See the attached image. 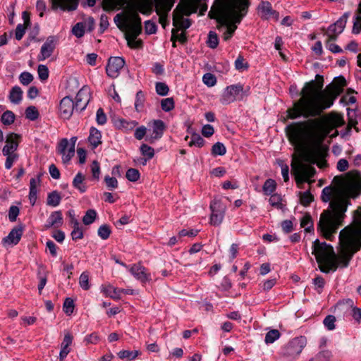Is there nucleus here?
Instances as JSON below:
<instances>
[{"label":"nucleus","instance_id":"obj_18","mask_svg":"<svg viewBox=\"0 0 361 361\" xmlns=\"http://www.w3.org/2000/svg\"><path fill=\"white\" fill-rule=\"evenodd\" d=\"M23 233V228L22 226L14 227L7 236L2 239L4 245H16L21 239Z\"/></svg>","mask_w":361,"mask_h":361},{"label":"nucleus","instance_id":"obj_57","mask_svg":"<svg viewBox=\"0 0 361 361\" xmlns=\"http://www.w3.org/2000/svg\"><path fill=\"white\" fill-rule=\"evenodd\" d=\"M79 284L80 287L85 290L90 289V286L89 285V276L86 272H82L80 276Z\"/></svg>","mask_w":361,"mask_h":361},{"label":"nucleus","instance_id":"obj_28","mask_svg":"<svg viewBox=\"0 0 361 361\" xmlns=\"http://www.w3.org/2000/svg\"><path fill=\"white\" fill-rule=\"evenodd\" d=\"M153 2L151 0L137 2L135 7L137 11L145 16H149L153 11Z\"/></svg>","mask_w":361,"mask_h":361},{"label":"nucleus","instance_id":"obj_62","mask_svg":"<svg viewBox=\"0 0 361 361\" xmlns=\"http://www.w3.org/2000/svg\"><path fill=\"white\" fill-rule=\"evenodd\" d=\"M33 75L29 72H23L19 76V80L23 85H28L33 80Z\"/></svg>","mask_w":361,"mask_h":361},{"label":"nucleus","instance_id":"obj_27","mask_svg":"<svg viewBox=\"0 0 361 361\" xmlns=\"http://www.w3.org/2000/svg\"><path fill=\"white\" fill-rule=\"evenodd\" d=\"M257 10L262 18L266 20L271 18L273 8L268 1H262L257 7Z\"/></svg>","mask_w":361,"mask_h":361},{"label":"nucleus","instance_id":"obj_20","mask_svg":"<svg viewBox=\"0 0 361 361\" xmlns=\"http://www.w3.org/2000/svg\"><path fill=\"white\" fill-rule=\"evenodd\" d=\"M55 49V40L54 37H49L42 44L40 49V54L38 55L39 61H44L49 58Z\"/></svg>","mask_w":361,"mask_h":361},{"label":"nucleus","instance_id":"obj_64","mask_svg":"<svg viewBox=\"0 0 361 361\" xmlns=\"http://www.w3.org/2000/svg\"><path fill=\"white\" fill-rule=\"evenodd\" d=\"M104 182L109 190H113L118 188V183L115 177H110L109 176H106L104 177Z\"/></svg>","mask_w":361,"mask_h":361},{"label":"nucleus","instance_id":"obj_33","mask_svg":"<svg viewBox=\"0 0 361 361\" xmlns=\"http://www.w3.org/2000/svg\"><path fill=\"white\" fill-rule=\"evenodd\" d=\"M61 200V197L59 192L54 190L48 194L47 199V204L55 207L59 205Z\"/></svg>","mask_w":361,"mask_h":361},{"label":"nucleus","instance_id":"obj_48","mask_svg":"<svg viewBox=\"0 0 361 361\" xmlns=\"http://www.w3.org/2000/svg\"><path fill=\"white\" fill-rule=\"evenodd\" d=\"M1 121L4 125H11L15 121V114L11 111L7 110L3 113Z\"/></svg>","mask_w":361,"mask_h":361},{"label":"nucleus","instance_id":"obj_40","mask_svg":"<svg viewBox=\"0 0 361 361\" xmlns=\"http://www.w3.org/2000/svg\"><path fill=\"white\" fill-rule=\"evenodd\" d=\"M145 100V94L142 90H139L136 93L135 101V108L137 111H141L144 106V102Z\"/></svg>","mask_w":361,"mask_h":361},{"label":"nucleus","instance_id":"obj_21","mask_svg":"<svg viewBox=\"0 0 361 361\" xmlns=\"http://www.w3.org/2000/svg\"><path fill=\"white\" fill-rule=\"evenodd\" d=\"M63 223V218L61 211H54L51 213L50 216L47 219L44 227L49 228L51 227L58 228L61 226Z\"/></svg>","mask_w":361,"mask_h":361},{"label":"nucleus","instance_id":"obj_51","mask_svg":"<svg viewBox=\"0 0 361 361\" xmlns=\"http://www.w3.org/2000/svg\"><path fill=\"white\" fill-rule=\"evenodd\" d=\"M155 89L157 94L160 96H166L169 92L168 85L162 82H156Z\"/></svg>","mask_w":361,"mask_h":361},{"label":"nucleus","instance_id":"obj_31","mask_svg":"<svg viewBox=\"0 0 361 361\" xmlns=\"http://www.w3.org/2000/svg\"><path fill=\"white\" fill-rule=\"evenodd\" d=\"M115 125L117 128L128 132L132 130L137 125V122L135 121H127L122 118L117 120Z\"/></svg>","mask_w":361,"mask_h":361},{"label":"nucleus","instance_id":"obj_4","mask_svg":"<svg viewBox=\"0 0 361 361\" xmlns=\"http://www.w3.org/2000/svg\"><path fill=\"white\" fill-rule=\"evenodd\" d=\"M348 197L338 195L329 203V209L324 210L317 225L318 231L327 240H332L338 229L343 224L348 207L350 205Z\"/></svg>","mask_w":361,"mask_h":361},{"label":"nucleus","instance_id":"obj_16","mask_svg":"<svg viewBox=\"0 0 361 361\" xmlns=\"http://www.w3.org/2000/svg\"><path fill=\"white\" fill-rule=\"evenodd\" d=\"M20 136L18 134L11 133L6 136V145L3 147L2 153L4 155H9L10 154H16L15 152L18 147V139Z\"/></svg>","mask_w":361,"mask_h":361},{"label":"nucleus","instance_id":"obj_6","mask_svg":"<svg viewBox=\"0 0 361 361\" xmlns=\"http://www.w3.org/2000/svg\"><path fill=\"white\" fill-rule=\"evenodd\" d=\"M244 92L243 85L240 83L227 86L220 97V102L227 105L236 100H242Z\"/></svg>","mask_w":361,"mask_h":361},{"label":"nucleus","instance_id":"obj_41","mask_svg":"<svg viewBox=\"0 0 361 361\" xmlns=\"http://www.w3.org/2000/svg\"><path fill=\"white\" fill-rule=\"evenodd\" d=\"M331 352L329 350H323L319 352L310 361H329L331 357Z\"/></svg>","mask_w":361,"mask_h":361},{"label":"nucleus","instance_id":"obj_45","mask_svg":"<svg viewBox=\"0 0 361 361\" xmlns=\"http://www.w3.org/2000/svg\"><path fill=\"white\" fill-rule=\"evenodd\" d=\"M111 233V228L107 224H102L100 226L97 231L98 235L102 239V240H106L109 238L110 235Z\"/></svg>","mask_w":361,"mask_h":361},{"label":"nucleus","instance_id":"obj_30","mask_svg":"<svg viewBox=\"0 0 361 361\" xmlns=\"http://www.w3.org/2000/svg\"><path fill=\"white\" fill-rule=\"evenodd\" d=\"M8 99L10 102L15 104H18L23 99V91L19 86H14L11 88Z\"/></svg>","mask_w":361,"mask_h":361},{"label":"nucleus","instance_id":"obj_14","mask_svg":"<svg viewBox=\"0 0 361 361\" xmlns=\"http://www.w3.org/2000/svg\"><path fill=\"white\" fill-rule=\"evenodd\" d=\"M166 129V125L161 120H154L152 123V133L145 137V140L152 144L161 138Z\"/></svg>","mask_w":361,"mask_h":361},{"label":"nucleus","instance_id":"obj_5","mask_svg":"<svg viewBox=\"0 0 361 361\" xmlns=\"http://www.w3.org/2000/svg\"><path fill=\"white\" fill-rule=\"evenodd\" d=\"M307 341L305 337H296L291 340L281 350V355L287 361L295 360L302 351Z\"/></svg>","mask_w":361,"mask_h":361},{"label":"nucleus","instance_id":"obj_22","mask_svg":"<svg viewBox=\"0 0 361 361\" xmlns=\"http://www.w3.org/2000/svg\"><path fill=\"white\" fill-rule=\"evenodd\" d=\"M41 176L38 174L36 178H32L30 180L29 200L32 206H34L37 199V185L41 181Z\"/></svg>","mask_w":361,"mask_h":361},{"label":"nucleus","instance_id":"obj_13","mask_svg":"<svg viewBox=\"0 0 361 361\" xmlns=\"http://www.w3.org/2000/svg\"><path fill=\"white\" fill-rule=\"evenodd\" d=\"M75 142L69 146L66 138H63L58 147L59 152L62 155V161L64 164L68 163L75 154Z\"/></svg>","mask_w":361,"mask_h":361},{"label":"nucleus","instance_id":"obj_38","mask_svg":"<svg viewBox=\"0 0 361 361\" xmlns=\"http://www.w3.org/2000/svg\"><path fill=\"white\" fill-rule=\"evenodd\" d=\"M118 357L122 360H133L139 355L137 350H121L118 353Z\"/></svg>","mask_w":361,"mask_h":361},{"label":"nucleus","instance_id":"obj_35","mask_svg":"<svg viewBox=\"0 0 361 361\" xmlns=\"http://www.w3.org/2000/svg\"><path fill=\"white\" fill-rule=\"evenodd\" d=\"M301 227L305 228V231L310 233L314 231L313 221L311 216L308 214L304 215L300 221Z\"/></svg>","mask_w":361,"mask_h":361},{"label":"nucleus","instance_id":"obj_55","mask_svg":"<svg viewBox=\"0 0 361 361\" xmlns=\"http://www.w3.org/2000/svg\"><path fill=\"white\" fill-rule=\"evenodd\" d=\"M176 9H177V15H181V16H189L192 13H195V10H190V8L185 4L182 6H177Z\"/></svg>","mask_w":361,"mask_h":361},{"label":"nucleus","instance_id":"obj_25","mask_svg":"<svg viewBox=\"0 0 361 361\" xmlns=\"http://www.w3.org/2000/svg\"><path fill=\"white\" fill-rule=\"evenodd\" d=\"M88 141L92 149H95L102 143V133L94 127H92L90 130Z\"/></svg>","mask_w":361,"mask_h":361},{"label":"nucleus","instance_id":"obj_44","mask_svg":"<svg viewBox=\"0 0 361 361\" xmlns=\"http://www.w3.org/2000/svg\"><path fill=\"white\" fill-rule=\"evenodd\" d=\"M39 116L37 109L34 106H30L25 109V117L30 121H36Z\"/></svg>","mask_w":361,"mask_h":361},{"label":"nucleus","instance_id":"obj_34","mask_svg":"<svg viewBox=\"0 0 361 361\" xmlns=\"http://www.w3.org/2000/svg\"><path fill=\"white\" fill-rule=\"evenodd\" d=\"M276 189V183L274 179L269 178L266 180L263 186L262 190L265 195H271Z\"/></svg>","mask_w":361,"mask_h":361},{"label":"nucleus","instance_id":"obj_49","mask_svg":"<svg viewBox=\"0 0 361 361\" xmlns=\"http://www.w3.org/2000/svg\"><path fill=\"white\" fill-rule=\"evenodd\" d=\"M126 178L130 182H136L140 179V173L136 169H128L126 173Z\"/></svg>","mask_w":361,"mask_h":361},{"label":"nucleus","instance_id":"obj_37","mask_svg":"<svg viewBox=\"0 0 361 361\" xmlns=\"http://www.w3.org/2000/svg\"><path fill=\"white\" fill-rule=\"evenodd\" d=\"M211 153L214 157L224 156L226 153V148L224 143L217 142L212 145Z\"/></svg>","mask_w":361,"mask_h":361},{"label":"nucleus","instance_id":"obj_53","mask_svg":"<svg viewBox=\"0 0 361 361\" xmlns=\"http://www.w3.org/2000/svg\"><path fill=\"white\" fill-rule=\"evenodd\" d=\"M73 228V229L71 233L72 240L76 241L78 240L82 239L84 235L80 225L78 226L76 223L75 224V226Z\"/></svg>","mask_w":361,"mask_h":361},{"label":"nucleus","instance_id":"obj_8","mask_svg":"<svg viewBox=\"0 0 361 361\" xmlns=\"http://www.w3.org/2000/svg\"><path fill=\"white\" fill-rule=\"evenodd\" d=\"M210 224L215 226H219L223 221L226 207L221 200H214L210 203Z\"/></svg>","mask_w":361,"mask_h":361},{"label":"nucleus","instance_id":"obj_23","mask_svg":"<svg viewBox=\"0 0 361 361\" xmlns=\"http://www.w3.org/2000/svg\"><path fill=\"white\" fill-rule=\"evenodd\" d=\"M175 0H156V9L157 14L165 13L169 14V11L173 8Z\"/></svg>","mask_w":361,"mask_h":361},{"label":"nucleus","instance_id":"obj_9","mask_svg":"<svg viewBox=\"0 0 361 361\" xmlns=\"http://www.w3.org/2000/svg\"><path fill=\"white\" fill-rule=\"evenodd\" d=\"M350 16V12H345L336 23L329 25L326 33L329 40L334 41L337 39V37L343 31Z\"/></svg>","mask_w":361,"mask_h":361},{"label":"nucleus","instance_id":"obj_10","mask_svg":"<svg viewBox=\"0 0 361 361\" xmlns=\"http://www.w3.org/2000/svg\"><path fill=\"white\" fill-rule=\"evenodd\" d=\"M126 62L123 58L119 56L110 57L106 66V72L108 76L112 78H117Z\"/></svg>","mask_w":361,"mask_h":361},{"label":"nucleus","instance_id":"obj_52","mask_svg":"<svg viewBox=\"0 0 361 361\" xmlns=\"http://www.w3.org/2000/svg\"><path fill=\"white\" fill-rule=\"evenodd\" d=\"M336 321V319L335 316L329 314L324 318V319L323 321V324H324V326L329 331H332V330L335 329V328H336V326H335Z\"/></svg>","mask_w":361,"mask_h":361},{"label":"nucleus","instance_id":"obj_12","mask_svg":"<svg viewBox=\"0 0 361 361\" xmlns=\"http://www.w3.org/2000/svg\"><path fill=\"white\" fill-rule=\"evenodd\" d=\"M74 111L76 112V108H75L73 99L69 96L63 97L59 104V114L61 117L68 120L71 117Z\"/></svg>","mask_w":361,"mask_h":361},{"label":"nucleus","instance_id":"obj_24","mask_svg":"<svg viewBox=\"0 0 361 361\" xmlns=\"http://www.w3.org/2000/svg\"><path fill=\"white\" fill-rule=\"evenodd\" d=\"M173 25L180 29L186 30L191 25V20L189 18H184L181 15H177V9L173 12Z\"/></svg>","mask_w":361,"mask_h":361},{"label":"nucleus","instance_id":"obj_60","mask_svg":"<svg viewBox=\"0 0 361 361\" xmlns=\"http://www.w3.org/2000/svg\"><path fill=\"white\" fill-rule=\"evenodd\" d=\"M202 81L208 87H213L216 83V78L213 74L207 73L203 75Z\"/></svg>","mask_w":361,"mask_h":361},{"label":"nucleus","instance_id":"obj_58","mask_svg":"<svg viewBox=\"0 0 361 361\" xmlns=\"http://www.w3.org/2000/svg\"><path fill=\"white\" fill-rule=\"evenodd\" d=\"M145 30L147 35L155 34L157 31V25L150 20H146L145 22Z\"/></svg>","mask_w":361,"mask_h":361},{"label":"nucleus","instance_id":"obj_61","mask_svg":"<svg viewBox=\"0 0 361 361\" xmlns=\"http://www.w3.org/2000/svg\"><path fill=\"white\" fill-rule=\"evenodd\" d=\"M249 67L247 63L245 62V60L242 56H238L235 61V68L239 71H243L247 69Z\"/></svg>","mask_w":361,"mask_h":361},{"label":"nucleus","instance_id":"obj_1","mask_svg":"<svg viewBox=\"0 0 361 361\" xmlns=\"http://www.w3.org/2000/svg\"><path fill=\"white\" fill-rule=\"evenodd\" d=\"M345 85V78L340 75L322 90L324 78L317 74L315 80L305 84L300 91V98L287 110V116L290 119L307 118L305 121L292 123L286 129L293 144L309 145L304 159L310 164L317 163L326 154V148L322 145V123L318 118H310L319 116L323 111L330 108Z\"/></svg>","mask_w":361,"mask_h":361},{"label":"nucleus","instance_id":"obj_2","mask_svg":"<svg viewBox=\"0 0 361 361\" xmlns=\"http://www.w3.org/2000/svg\"><path fill=\"white\" fill-rule=\"evenodd\" d=\"M340 255H336L334 248L318 239L313 242L312 255L321 264L324 273L335 271L338 267H347L353 255L361 249V207L354 212L353 221L339 233Z\"/></svg>","mask_w":361,"mask_h":361},{"label":"nucleus","instance_id":"obj_39","mask_svg":"<svg viewBox=\"0 0 361 361\" xmlns=\"http://www.w3.org/2000/svg\"><path fill=\"white\" fill-rule=\"evenodd\" d=\"M280 336L281 334L277 329L270 330L265 335L264 342L267 344L273 343L280 338Z\"/></svg>","mask_w":361,"mask_h":361},{"label":"nucleus","instance_id":"obj_42","mask_svg":"<svg viewBox=\"0 0 361 361\" xmlns=\"http://www.w3.org/2000/svg\"><path fill=\"white\" fill-rule=\"evenodd\" d=\"M204 140L198 134L194 133L190 137V140L188 143L189 146H195L197 147H202L204 145Z\"/></svg>","mask_w":361,"mask_h":361},{"label":"nucleus","instance_id":"obj_15","mask_svg":"<svg viewBox=\"0 0 361 361\" xmlns=\"http://www.w3.org/2000/svg\"><path fill=\"white\" fill-rule=\"evenodd\" d=\"M129 33L126 36L137 38L142 32L141 18L137 12H133L130 15V22L127 23Z\"/></svg>","mask_w":361,"mask_h":361},{"label":"nucleus","instance_id":"obj_7","mask_svg":"<svg viewBox=\"0 0 361 361\" xmlns=\"http://www.w3.org/2000/svg\"><path fill=\"white\" fill-rule=\"evenodd\" d=\"M291 166L298 185L307 182L308 178L313 177L316 173V170L313 166L300 161L298 163L294 162Z\"/></svg>","mask_w":361,"mask_h":361},{"label":"nucleus","instance_id":"obj_36","mask_svg":"<svg viewBox=\"0 0 361 361\" xmlns=\"http://www.w3.org/2000/svg\"><path fill=\"white\" fill-rule=\"evenodd\" d=\"M85 23L78 22L72 27L71 32L76 37L81 38L85 35Z\"/></svg>","mask_w":361,"mask_h":361},{"label":"nucleus","instance_id":"obj_29","mask_svg":"<svg viewBox=\"0 0 361 361\" xmlns=\"http://www.w3.org/2000/svg\"><path fill=\"white\" fill-rule=\"evenodd\" d=\"M85 176L84 175L78 172L73 178V186L80 191L81 193H84L86 192L87 187L86 184L84 183Z\"/></svg>","mask_w":361,"mask_h":361},{"label":"nucleus","instance_id":"obj_26","mask_svg":"<svg viewBox=\"0 0 361 361\" xmlns=\"http://www.w3.org/2000/svg\"><path fill=\"white\" fill-rule=\"evenodd\" d=\"M102 292L112 299L118 300L121 298L122 293L124 292V289L117 288L111 285H108L106 286H102Z\"/></svg>","mask_w":361,"mask_h":361},{"label":"nucleus","instance_id":"obj_3","mask_svg":"<svg viewBox=\"0 0 361 361\" xmlns=\"http://www.w3.org/2000/svg\"><path fill=\"white\" fill-rule=\"evenodd\" d=\"M216 7L212 6L209 17L216 20L218 29L224 30L223 38L229 40L237 29L243 18L247 12L250 3L248 0H217Z\"/></svg>","mask_w":361,"mask_h":361},{"label":"nucleus","instance_id":"obj_11","mask_svg":"<svg viewBox=\"0 0 361 361\" xmlns=\"http://www.w3.org/2000/svg\"><path fill=\"white\" fill-rule=\"evenodd\" d=\"M90 101V89L84 86L77 93L74 101L76 112L84 111Z\"/></svg>","mask_w":361,"mask_h":361},{"label":"nucleus","instance_id":"obj_50","mask_svg":"<svg viewBox=\"0 0 361 361\" xmlns=\"http://www.w3.org/2000/svg\"><path fill=\"white\" fill-rule=\"evenodd\" d=\"M314 200L310 191L300 192V201L303 206H308Z\"/></svg>","mask_w":361,"mask_h":361},{"label":"nucleus","instance_id":"obj_56","mask_svg":"<svg viewBox=\"0 0 361 361\" xmlns=\"http://www.w3.org/2000/svg\"><path fill=\"white\" fill-rule=\"evenodd\" d=\"M333 189L330 186L323 188L321 195V199L324 202H329L332 198Z\"/></svg>","mask_w":361,"mask_h":361},{"label":"nucleus","instance_id":"obj_54","mask_svg":"<svg viewBox=\"0 0 361 361\" xmlns=\"http://www.w3.org/2000/svg\"><path fill=\"white\" fill-rule=\"evenodd\" d=\"M49 69L47 66L40 64L37 68V73L40 80L45 81L49 78Z\"/></svg>","mask_w":361,"mask_h":361},{"label":"nucleus","instance_id":"obj_32","mask_svg":"<svg viewBox=\"0 0 361 361\" xmlns=\"http://www.w3.org/2000/svg\"><path fill=\"white\" fill-rule=\"evenodd\" d=\"M140 150L142 155L146 157L145 161L142 162L143 165L146 164L147 161L152 159L154 156V149L147 144H142L140 145Z\"/></svg>","mask_w":361,"mask_h":361},{"label":"nucleus","instance_id":"obj_63","mask_svg":"<svg viewBox=\"0 0 361 361\" xmlns=\"http://www.w3.org/2000/svg\"><path fill=\"white\" fill-rule=\"evenodd\" d=\"M281 200L282 199L280 195L277 193H273L271 195L269 202L271 206L276 207L277 208H281Z\"/></svg>","mask_w":361,"mask_h":361},{"label":"nucleus","instance_id":"obj_47","mask_svg":"<svg viewBox=\"0 0 361 361\" xmlns=\"http://www.w3.org/2000/svg\"><path fill=\"white\" fill-rule=\"evenodd\" d=\"M174 100L172 97L165 98L161 101V109L166 112L171 111L174 109Z\"/></svg>","mask_w":361,"mask_h":361},{"label":"nucleus","instance_id":"obj_19","mask_svg":"<svg viewBox=\"0 0 361 361\" xmlns=\"http://www.w3.org/2000/svg\"><path fill=\"white\" fill-rule=\"evenodd\" d=\"M130 274L142 283H145L151 280V276L147 272L145 267L140 264H133L130 269Z\"/></svg>","mask_w":361,"mask_h":361},{"label":"nucleus","instance_id":"obj_59","mask_svg":"<svg viewBox=\"0 0 361 361\" xmlns=\"http://www.w3.org/2000/svg\"><path fill=\"white\" fill-rule=\"evenodd\" d=\"M126 38L128 42V45L130 48L138 49L142 47V41L141 39H137V38H133V37L130 36H126Z\"/></svg>","mask_w":361,"mask_h":361},{"label":"nucleus","instance_id":"obj_17","mask_svg":"<svg viewBox=\"0 0 361 361\" xmlns=\"http://www.w3.org/2000/svg\"><path fill=\"white\" fill-rule=\"evenodd\" d=\"M52 10L60 8L63 11H73L77 9L79 0H51Z\"/></svg>","mask_w":361,"mask_h":361},{"label":"nucleus","instance_id":"obj_43","mask_svg":"<svg viewBox=\"0 0 361 361\" xmlns=\"http://www.w3.org/2000/svg\"><path fill=\"white\" fill-rule=\"evenodd\" d=\"M97 217V212L94 209H88L82 217V222L85 225L92 224Z\"/></svg>","mask_w":361,"mask_h":361},{"label":"nucleus","instance_id":"obj_46","mask_svg":"<svg viewBox=\"0 0 361 361\" xmlns=\"http://www.w3.org/2000/svg\"><path fill=\"white\" fill-rule=\"evenodd\" d=\"M207 44V46L211 49H215L217 47L219 44V38L217 34L215 32L209 31Z\"/></svg>","mask_w":361,"mask_h":361}]
</instances>
